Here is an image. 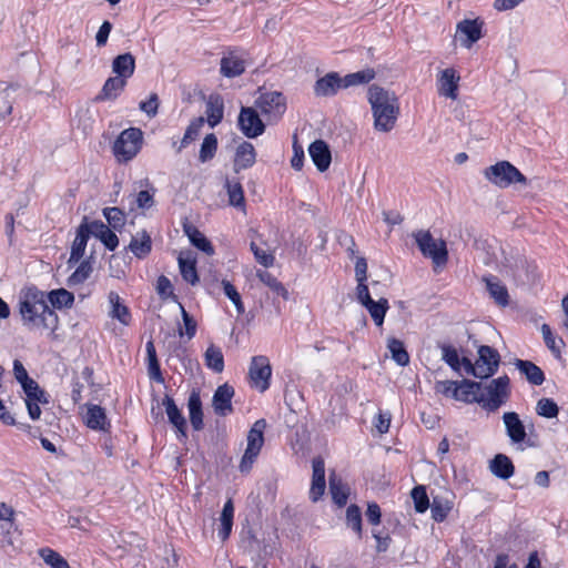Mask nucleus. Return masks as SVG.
Segmentation results:
<instances>
[{"label":"nucleus","mask_w":568,"mask_h":568,"mask_svg":"<svg viewBox=\"0 0 568 568\" xmlns=\"http://www.w3.org/2000/svg\"><path fill=\"white\" fill-rule=\"evenodd\" d=\"M346 524L349 528H352L353 531L357 534L359 538L362 537V511L357 505L352 504L347 507Z\"/></svg>","instance_id":"nucleus-52"},{"label":"nucleus","mask_w":568,"mask_h":568,"mask_svg":"<svg viewBox=\"0 0 568 568\" xmlns=\"http://www.w3.org/2000/svg\"><path fill=\"white\" fill-rule=\"evenodd\" d=\"M39 555L51 568H70L68 561L53 549L41 548Z\"/></svg>","instance_id":"nucleus-53"},{"label":"nucleus","mask_w":568,"mask_h":568,"mask_svg":"<svg viewBox=\"0 0 568 568\" xmlns=\"http://www.w3.org/2000/svg\"><path fill=\"white\" fill-rule=\"evenodd\" d=\"M256 162V151L251 142H241L234 154L233 166L234 171L239 173L242 170L252 168Z\"/></svg>","instance_id":"nucleus-22"},{"label":"nucleus","mask_w":568,"mask_h":568,"mask_svg":"<svg viewBox=\"0 0 568 568\" xmlns=\"http://www.w3.org/2000/svg\"><path fill=\"white\" fill-rule=\"evenodd\" d=\"M47 298L51 305L57 308H70L74 303L73 293L65 288L52 290L48 293Z\"/></svg>","instance_id":"nucleus-45"},{"label":"nucleus","mask_w":568,"mask_h":568,"mask_svg":"<svg viewBox=\"0 0 568 568\" xmlns=\"http://www.w3.org/2000/svg\"><path fill=\"white\" fill-rule=\"evenodd\" d=\"M19 313L23 325L29 329L42 328L55 331L59 318L49 307L44 292L36 286L21 291L19 296Z\"/></svg>","instance_id":"nucleus-1"},{"label":"nucleus","mask_w":568,"mask_h":568,"mask_svg":"<svg viewBox=\"0 0 568 568\" xmlns=\"http://www.w3.org/2000/svg\"><path fill=\"white\" fill-rule=\"evenodd\" d=\"M92 260H93V256L91 255L90 257L80 262L79 266L68 278L69 286H75V285L82 284L90 277V275L93 271Z\"/></svg>","instance_id":"nucleus-42"},{"label":"nucleus","mask_w":568,"mask_h":568,"mask_svg":"<svg viewBox=\"0 0 568 568\" xmlns=\"http://www.w3.org/2000/svg\"><path fill=\"white\" fill-rule=\"evenodd\" d=\"M364 307L368 311L374 323L377 326H382L384 323L386 312L389 308L388 301L384 297L379 298L378 301L372 300L371 302L368 301V303L364 305Z\"/></svg>","instance_id":"nucleus-44"},{"label":"nucleus","mask_w":568,"mask_h":568,"mask_svg":"<svg viewBox=\"0 0 568 568\" xmlns=\"http://www.w3.org/2000/svg\"><path fill=\"white\" fill-rule=\"evenodd\" d=\"M146 359H148V373L151 379L156 383H164V377L161 372L160 363L156 356L155 346L152 339L145 344Z\"/></svg>","instance_id":"nucleus-36"},{"label":"nucleus","mask_w":568,"mask_h":568,"mask_svg":"<svg viewBox=\"0 0 568 568\" xmlns=\"http://www.w3.org/2000/svg\"><path fill=\"white\" fill-rule=\"evenodd\" d=\"M477 364L479 368L484 371L485 378H489L495 375L500 364V355L498 351L488 345H480L478 347Z\"/></svg>","instance_id":"nucleus-12"},{"label":"nucleus","mask_w":568,"mask_h":568,"mask_svg":"<svg viewBox=\"0 0 568 568\" xmlns=\"http://www.w3.org/2000/svg\"><path fill=\"white\" fill-rule=\"evenodd\" d=\"M27 399L39 400L42 404L48 403L45 392L40 388L39 384L33 378H28L26 382L20 383Z\"/></svg>","instance_id":"nucleus-51"},{"label":"nucleus","mask_w":568,"mask_h":568,"mask_svg":"<svg viewBox=\"0 0 568 568\" xmlns=\"http://www.w3.org/2000/svg\"><path fill=\"white\" fill-rule=\"evenodd\" d=\"M162 405L165 407V412H166L168 419H169L170 424H172L175 427L176 432H178V438L180 440L186 439L187 438V435H186V428H187L186 419L183 416V414L180 410V408L176 406L174 399L171 396L165 395L163 400H162Z\"/></svg>","instance_id":"nucleus-17"},{"label":"nucleus","mask_w":568,"mask_h":568,"mask_svg":"<svg viewBox=\"0 0 568 568\" xmlns=\"http://www.w3.org/2000/svg\"><path fill=\"white\" fill-rule=\"evenodd\" d=\"M387 348L397 365L406 366L409 364V355L402 341L395 337L388 338Z\"/></svg>","instance_id":"nucleus-46"},{"label":"nucleus","mask_w":568,"mask_h":568,"mask_svg":"<svg viewBox=\"0 0 568 568\" xmlns=\"http://www.w3.org/2000/svg\"><path fill=\"white\" fill-rule=\"evenodd\" d=\"M414 237L425 257L432 258L438 266L447 263L448 251L444 240H435L429 231H418L414 233Z\"/></svg>","instance_id":"nucleus-7"},{"label":"nucleus","mask_w":568,"mask_h":568,"mask_svg":"<svg viewBox=\"0 0 568 568\" xmlns=\"http://www.w3.org/2000/svg\"><path fill=\"white\" fill-rule=\"evenodd\" d=\"M510 379L507 375L491 379L484 389L480 406L487 412H496L505 405L510 397Z\"/></svg>","instance_id":"nucleus-4"},{"label":"nucleus","mask_w":568,"mask_h":568,"mask_svg":"<svg viewBox=\"0 0 568 568\" xmlns=\"http://www.w3.org/2000/svg\"><path fill=\"white\" fill-rule=\"evenodd\" d=\"M217 144V138L214 133L206 134L200 148L199 161L201 163L211 161L216 154Z\"/></svg>","instance_id":"nucleus-48"},{"label":"nucleus","mask_w":568,"mask_h":568,"mask_svg":"<svg viewBox=\"0 0 568 568\" xmlns=\"http://www.w3.org/2000/svg\"><path fill=\"white\" fill-rule=\"evenodd\" d=\"M459 79V75H457L454 69L448 68L443 70L439 78V94L453 100L457 99Z\"/></svg>","instance_id":"nucleus-32"},{"label":"nucleus","mask_w":568,"mask_h":568,"mask_svg":"<svg viewBox=\"0 0 568 568\" xmlns=\"http://www.w3.org/2000/svg\"><path fill=\"white\" fill-rule=\"evenodd\" d=\"M245 68V59L236 49L230 50L220 62V73L229 79L242 75Z\"/></svg>","instance_id":"nucleus-11"},{"label":"nucleus","mask_w":568,"mask_h":568,"mask_svg":"<svg viewBox=\"0 0 568 568\" xmlns=\"http://www.w3.org/2000/svg\"><path fill=\"white\" fill-rule=\"evenodd\" d=\"M458 389H454V399L460 400L467 404L477 403L480 405L483 402V384L471 379L464 378L458 382Z\"/></svg>","instance_id":"nucleus-14"},{"label":"nucleus","mask_w":568,"mask_h":568,"mask_svg":"<svg viewBox=\"0 0 568 568\" xmlns=\"http://www.w3.org/2000/svg\"><path fill=\"white\" fill-rule=\"evenodd\" d=\"M484 22L479 19H465L457 24V32L460 34L462 45L470 48L481 37V28Z\"/></svg>","instance_id":"nucleus-18"},{"label":"nucleus","mask_w":568,"mask_h":568,"mask_svg":"<svg viewBox=\"0 0 568 568\" xmlns=\"http://www.w3.org/2000/svg\"><path fill=\"white\" fill-rule=\"evenodd\" d=\"M205 114L206 121L211 128H215L221 123L224 115V101L220 94L215 93L209 95Z\"/></svg>","instance_id":"nucleus-27"},{"label":"nucleus","mask_w":568,"mask_h":568,"mask_svg":"<svg viewBox=\"0 0 568 568\" xmlns=\"http://www.w3.org/2000/svg\"><path fill=\"white\" fill-rule=\"evenodd\" d=\"M308 154L320 172H325L332 162V153L324 140H315L308 146Z\"/></svg>","instance_id":"nucleus-21"},{"label":"nucleus","mask_w":568,"mask_h":568,"mask_svg":"<svg viewBox=\"0 0 568 568\" xmlns=\"http://www.w3.org/2000/svg\"><path fill=\"white\" fill-rule=\"evenodd\" d=\"M108 298L111 304L110 316L116 318L123 325H129L131 313L128 306L122 303L119 294L112 291L109 293Z\"/></svg>","instance_id":"nucleus-35"},{"label":"nucleus","mask_w":568,"mask_h":568,"mask_svg":"<svg viewBox=\"0 0 568 568\" xmlns=\"http://www.w3.org/2000/svg\"><path fill=\"white\" fill-rule=\"evenodd\" d=\"M129 250L138 258L146 257L152 250V240L149 233L143 230L136 236H133L129 244Z\"/></svg>","instance_id":"nucleus-34"},{"label":"nucleus","mask_w":568,"mask_h":568,"mask_svg":"<svg viewBox=\"0 0 568 568\" xmlns=\"http://www.w3.org/2000/svg\"><path fill=\"white\" fill-rule=\"evenodd\" d=\"M234 396V388L233 386L229 385L227 383L220 385L212 398V406L214 409V413L217 416L225 417L229 414L233 413V406H232V398Z\"/></svg>","instance_id":"nucleus-13"},{"label":"nucleus","mask_w":568,"mask_h":568,"mask_svg":"<svg viewBox=\"0 0 568 568\" xmlns=\"http://www.w3.org/2000/svg\"><path fill=\"white\" fill-rule=\"evenodd\" d=\"M251 251L254 254L255 260L263 265L264 267H271L274 264L275 257L273 254L267 253L256 245V243H251Z\"/></svg>","instance_id":"nucleus-61"},{"label":"nucleus","mask_w":568,"mask_h":568,"mask_svg":"<svg viewBox=\"0 0 568 568\" xmlns=\"http://www.w3.org/2000/svg\"><path fill=\"white\" fill-rule=\"evenodd\" d=\"M375 70L372 68H366L361 71L348 73L343 79V89H347L351 87H357L362 84L369 83L373 79H375Z\"/></svg>","instance_id":"nucleus-39"},{"label":"nucleus","mask_w":568,"mask_h":568,"mask_svg":"<svg viewBox=\"0 0 568 568\" xmlns=\"http://www.w3.org/2000/svg\"><path fill=\"white\" fill-rule=\"evenodd\" d=\"M159 104L158 94L152 93L146 101H141L139 106L149 118H154L158 114Z\"/></svg>","instance_id":"nucleus-62"},{"label":"nucleus","mask_w":568,"mask_h":568,"mask_svg":"<svg viewBox=\"0 0 568 568\" xmlns=\"http://www.w3.org/2000/svg\"><path fill=\"white\" fill-rule=\"evenodd\" d=\"M240 131L248 139H255L265 132V124L252 106H242L237 118Z\"/></svg>","instance_id":"nucleus-9"},{"label":"nucleus","mask_w":568,"mask_h":568,"mask_svg":"<svg viewBox=\"0 0 568 568\" xmlns=\"http://www.w3.org/2000/svg\"><path fill=\"white\" fill-rule=\"evenodd\" d=\"M85 424L93 430L106 432L110 428L105 409L99 405H88V412L85 417Z\"/></svg>","instance_id":"nucleus-29"},{"label":"nucleus","mask_w":568,"mask_h":568,"mask_svg":"<svg viewBox=\"0 0 568 568\" xmlns=\"http://www.w3.org/2000/svg\"><path fill=\"white\" fill-rule=\"evenodd\" d=\"M204 122L205 120L203 116L195 118L190 122L180 142V145L176 148L178 153H180L184 148H186L191 142H193L199 136L200 131L204 125Z\"/></svg>","instance_id":"nucleus-47"},{"label":"nucleus","mask_w":568,"mask_h":568,"mask_svg":"<svg viewBox=\"0 0 568 568\" xmlns=\"http://www.w3.org/2000/svg\"><path fill=\"white\" fill-rule=\"evenodd\" d=\"M190 423L194 430L200 432L203 429V409L199 392L192 390L187 400Z\"/></svg>","instance_id":"nucleus-33"},{"label":"nucleus","mask_w":568,"mask_h":568,"mask_svg":"<svg viewBox=\"0 0 568 568\" xmlns=\"http://www.w3.org/2000/svg\"><path fill=\"white\" fill-rule=\"evenodd\" d=\"M536 413L545 418H555L559 414V407L552 398L542 397L536 404Z\"/></svg>","instance_id":"nucleus-54"},{"label":"nucleus","mask_w":568,"mask_h":568,"mask_svg":"<svg viewBox=\"0 0 568 568\" xmlns=\"http://www.w3.org/2000/svg\"><path fill=\"white\" fill-rule=\"evenodd\" d=\"M89 237L90 231L87 229V216H84L77 229L75 239L71 246L70 257L68 260L69 266H72L81 261L84 255Z\"/></svg>","instance_id":"nucleus-20"},{"label":"nucleus","mask_w":568,"mask_h":568,"mask_svg":"<svg viewBox=\"0 0 568 568\" xmlns=\"http://www.w3.org/2000/svg\"><path fill=\"white\" fill-rule=\"evenodd\" d=\"M442 349V359L456 373H460V358L457 349L447 344L439 346Z\"/></svg>","instance_id":"nucleus-57"},{"label":"nucleus","mask_w":568,"mask_h":568,"mask_svg":"<svg viewBox=\"0 0 568 568\" xmlns=\"http://www.w3.org/2000/svg\"><path fill=\"white\" fill-rule=\"evenodd\" d=\"M367 100L374 119V129L378 132H390L399 115V103L396 94L377 84L367 90Z\"/></svg>","instance_id":"nucleus-2"},{"label":"nucleus","mask_w":568,"mask_h":568,"mask_svg":"<svg viewBox=\"0 0 568 568\" xmlns=\"http://www.w3.org/2000/svg\"><path fill=\"white\" fill-rule=\"evenodd\" d=\"M154 189H152V192L148 190L140 191L136 195L138 207L142 210H148L152 207L154 205Z\"/></svg>","instance_id":"nucleus-64"},{"label":"nucleus","mask_w":568,"mask_h":568,"mask_svg":"<svg viewBox=\"0 0 568 568\" xmlns=\"http://www.w3.org/2000/svg\"><path fill=\"white\" fill-rule=\"evenodd\" d=\"M506 435L513 444H521L526 440V427L516 412H506L503 415Z\"/></svg>","instance_id":"nucleus-16"},{"label":"nucleus","mask_w":568,"mask_h":568,"mask_svg":"<svg viewBox=\"0 0 568 568\" xmlns=\"http://www.w3.org/2000/svg\"><path fill=\"white\" fill-rule=\"evenodd\" d=\"M535 268L531 267L525 258H518L515 262V265L510 267L511 276L516 283L526 285L530 282H534Z\"/></svg>","instance_id":"nucleus-37"},{"label":"nucleus","mask_w":568,"mask_h":568,"mask_svg":"<svg viewBox=\"0 0 568 568\" xmlns=\"http://www.w3.org/2000/svg\"><path fill=\"white\" fill-rule=\"evenodd\" d=\"M233 517H234V506L232 499H229L222 509L221 513V527L219 529V537L224 541L226 540L232 531L233 527Z\"/></svg>","instance_id":"nucleus-40"},{"label":"nucleus","mask_w":568,"mask_h":568,"mask_svg":"<svg viewBox=\"0 0 568 568\" xmlns=\"http://www.w3.org/2000/svg\"><path fill=\"white\" fill-rule=\"evenodd\" d=\"M143 133L139 128H129L113 143V153L119 162L132 160L142 146Z\"/></svg>","instance_id":"nucleus-5"},{"label":"nucleus","mask_w":568,"mask_h":568,"mask_svg":"<svg viewBox=\"0 0 568 568\" xmlns=\"http://www.w3.org/2000/svg\"><path fill=\"white\" fill-rule=\"evenodd\" d=\"M484 176L499 189H507L513 184L528 185V179L509 161H498L484 170Z\"/></svg>","instance_id":"nucleus-3"},{"label":"nucleus","mask_w":568,"mask_h":568,"mask_svg":"<svg viewBox=\"0 0 568 568\" xmlns=\"http://www.w3.org/2000/svg\"><path fill=\"white\" fill-rule=\"evenodd\" d=\"M410 496L413 498L416 513L423 514L429 508L430 503L424 486H415L412 489Z\"/></svg>","instance_id":"nucleus-55"},{"label":"nucleus","mask_w":568,"mask_h":568,"mask_svg":"<svg viewBox=\"0 0 568 568\" xmlns=\"http://www.w3.org/2000/svg\"><path fill=\"white\" fill-rule=\"evenodd\" d=\"M179 268L182 278L191 285H196L200 281L196 271V261L191 256L184 257L182 254L179 256Z\"/></svg>","instance_id":"nucleus-38"},{"label":"nucleus","mask_w":568,"mask_h":568,"mask_svg":"<svg viewBox=\"0 0 568 568\" xmlns=\"http://www.w3.org/2000/svg\"><path fill=\"white\" fill-rule=\"evenodd\" d=\"M266 420L257 419L247 433V446L240 463V470L248 473L252 465L256 460L263 445H264V430L266 428Z\"/></svg>","instance_id":"nucleus-6"},{"label":"nucleus","mask_w":568,"mask_h":568,"mask_svg":"<svg viewBox=\"0 0 568 568\" xmlns=\"http://www.w3.org/2000/svg\"><path fill=\"white\" fill-rule=\"evenodd\" d=\"M134 70L135 58L130 52L119 54L112 61V72L125 81L133 75Z\"/></svg>","instance_id":"nucleus-26"},{"label":"nucleus","mask_w":568,"mask_h":568,"mask_svg":"<svg viewBox=\"0 0 568 568\" xmlns=\"http://www.w3.org/2000/svg\"><path fill=\"white\" fill-rule=\"evenodd\" d=\"M128 81L118 77L105 80L101 91L95 95V102L114 101L124 91Z\"/></svg>","instance_id":"nucleus-23"},{"label":"nucleus","mask_w":568,"mask_h":568,"mask_svg":"<svg viewBox=\"0 0 568 568\" xmlns=\"http://www.w3.org/2000/svg\"><path fill=\"white\" fill-rule=\"evenodd\" d=\"M226 186L230 204L236 207L244 205V192L241 183H231L227 181Z\"/></svg>","instance_id":"nucleus-60"},{"label":"nucleus","mask_w":568,"mask_h":568,"mask_svg":"<svg viewBox=\"0 0 568 568\" xmlns=\"http://www.w3.org/2000/svg\"><path fill=\"white\" fill-rule=\"evenodd\" d=\"M205 365L215 373L224 369V356L220 347L210 345L204 353Z\"/></svg>","instance_id":"nucleus-43"},{"label":"nucleus","mask_w":568,"mask_h":568,"mask_svg":"<svg viewBox=\"0 0 568 568\" xmlns=\"http://www.w3.org/2000/svg\"><path fill=\"white\" fill-rule=\"evenodd\" d=\"M222 286L224 294L230 298V301L234 304L239 314H243L245 312L244 304L242 302L241 295L235 288V286L229 282L227 280L222 281Z\"/></svg>","instance_id":"nucleus-58"},{"label":"nucleus","mask_w":568,"mask_h":568,"mask_svg":"<svg viewBox=\"0 0 568 568\" xmlns=\"http://www.w3.org/2000/svg\"><path fill=\"white\" fill-rule=\"evenodd\" d=\"M248 375L253 385L261 392H265L270 387V379L272 376V367L266 356H253Z\"/></svg>","instance_id":"nucleus-10"},{"label":"nucleus","mask_w":568,"mask_h":568,"mask_svg":"<svg viewBox=\"0 0 568 568\" xmlns=\"http://www.w3.org/2000/svg\"><path fill=\"white\" fill-rule=\"evenodd\" d=\"M342 84L343 79L339 73L331 71L315 81L314 94L318 98L334 97L339 89H343Z\"/></svg>","instance_id":"nucleus-15"},{"label":"nucleus","mask_w":568,"mask_h":568,"mask_svg":"<svg viewBox=\"0 0 568 568\" xmlns=\"http://www.w3.org/2000/svg\"><path fill=\"white\" fill-rule=\"evenodd\" d=\"M256 276L265 284L276 296L288 298V291L286 287L268 271H257Z\"/></svg>","instance_id":"nucleus-41"},{"label":"nucleus","mask_w":568,"mask_h":568,"mask_svg":"<svg viewBox=\"0 0 568 568\" xmlns=\"http://www.w3.org/2000/svg\"><path fill=\"white\" fill-rule=\"evenodd\" d=\"M429 508H430V513H432V518L436 523H443L447 518V516L452 509L449 504L447 501H444L439 497L433 498V501H432Z\"/></svg>","instance_id":"nucleus-56"},{"label":"nucleus","mask_w":568,"mask_h":568,"mask_svg":"<svg viewBox=\"0 0 568 568\" xmlns=\"http://www.w3.org/2000/svg\"><path fill=\"white\" fill-rule=\"evenodd\" d=\"M255 106L268 121H278L286 110V99L282 92H264L255 100Z\"/></svg>","instance_id":"nucleus-8"},{"label":"nucleus","mask_w":568,"mask_h":568,"mask_svg":"<svg viewBox=\"0 0 568 568\" xmlns=\"http://www.w3.org/2000/svg\"><path fill=\"white\" fill-rule=\"evenodd\" d=\"M541 333L544 342L546 346L549 348V351L554 354L556 358H561V348L565 346L564 339L561 337L556 338L548 324L541 325Z\"/></svg>","instance_id":"nucleus-49"},{"label":"nucleus","mask_w":568,"mask_h":568,"mask_svg":"<svg viewBox=\"0 0 568 568\" xmlns=\"http://www.w3.org/2000/svg\"><path fill=\"white\" fill-rule=\"evenodd\" d=\"M514 365L526 377L527 382L534 386L541 385L546 379L542 369L530 361L517 358Z\"/></svg>","instance_id":"nucleus-24"},{"label":"nucleus","mask_w":568,"mask_h":568,"mask_svg":"<svg viewBox=\"0 0 568 568\" xmlns=\"http://www.w3.org/2000/svg\"><path fill=\"white\" fill-rule=\"evenodd\" d=\"M181 308V315L184 324L185 331L182 328H179V335L183 337L184 335L187 336L189 339H192L196 334V322L195 320L185 311L182 304H180Z\"/></svg>","instance_id":"nucleus-59"},{"label":"nucleus","mask_w":568,"mask_h":568,"mask_svg":"<svg viewBox=\"0 0 568 568\" xmlns=\"http://www.w3.org/2000/svg\"><path fill=\"white\" fill-rule=\"evenodd\" d=\"M463 367L465 374L471 375L476 378L485 379L481 375H484V371L479 368L477 362L474 364L469 358L463 357L460 359V368Z\"/></svg>","instance_id":"nucleus-63"},{"label":"nucleus","mask_w":568,"mask_h":568,"mask_svg":"<svg viewBox=\"0 0 568 568\" xmlns=\"http://www.w3.org/2000/svg\"><path fill=\"white\" fill-rule=\"evenodd\" d=\"M313 475L310 489V499L314 503L318 501L325 493V464L321 457H316L312 462Z\"/></svg>","instance_id":"nucleus-19"},{"label":"nucleus","mask_w":568,"mask_h":568,"mask_svg":"<svg viewBox=\"0 0 568 568\" xmlns=\"http://www.w3.org/2000/svg\"><path fill=\"white\" fill-rule=\"evenodd\" d=\"M489 469L499 479H509L515 473L511 459L505 454H497L489 463Z\"/></svg>","instance_id":"nucleus-30"},{"label":"nucleus","mask_w":568,"mask_h":568,"mask_svg":"<svg viewBox=\"0 0 568 568\" xmlns=\"http://www.w3.org/2000/svg\"><path fill=\"white\" fill-rule=\"evenodd\" d=\"M183 231L193 246H195L197 250L202 251L206 255L214 254V247L212 243L206 239V236L202 232L199 231L196 226L189 222H184Z\"/></svg>","instance_id":"nucleus-25"},{"label":"nucleus","mask_w":568,"mask_h":568,"mask_svg":"<svg viewBox=\"0 0 568 568\" xmlns=\"http://www.w3.org/2000/svg\"><path fill=\"white\" fill-rule=\"evenodd\" d=\"M328 481L329 493L333 501L338 507H344L347 504V499L349 496L348 486L343 483L342 478L338 477L334 470L329 473Z\"/></svg>","instance_id":"nucleus-31"},{"label":"nucleus","mask_w":568,"mask_h":568,"mask_svg":"<svg viewBox=\"0 0 568 568\" xmlns=\"http://www.w3.org/2000/svg\"><path fill=\"white\" fill-rule=\"evenodd\" d=\"M103 216L108 221L109 226L114 231H121L125 225L126 215L116 206L103 209Z\"/></svg>","instance_id":"nucleus-50"},{"label":"nucleus","mask_w":568,"mask_h":568,"mask_svg":"<svg viewBox=\"0 0 568 568\" xmlns=\"http://www.w3.org/2000/svg\"><path fill=\"white\" fill-rule=\"evenodd\" d=\"M486 283V288L494 301L500 306H507L509 304V294L507 287L494 275H487L483 277Z\"/></svg>","instance_id":"nucleus-28"}]
</instances>
